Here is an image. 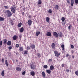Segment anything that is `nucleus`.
Listing matches in <instances>:
<instances>
[{"instance_id": "nucleus-1", "label": "nucleus", "mask_w": 78, "mask_h": 78, "mask_svg": "<svg viewBox=\"0 0 78 78\" xmlns=\"http://www.w3.org/2000/svg\"><path fill=\"white\" fill-rule=\"evenodd\" d=\"M6 12L7 17H10L12 16V13H11V12L9 10H7Z\"/></svg>"}, {"instance_id": "nucleus-2", "label": "nucleus", "mask_w": 78, "mask_h": 78, "mask_svg": "<svg viewBox=\"0 0 78 78\" xmlns=\"http://www.w3.org/2000/svg\"><path fill=\"white\" fill-rule=\"evenodd\" d=\"M55 55L56 57H59L60 56V53L58 52L57 51H54Z\"/></svg>"}, {"instance_id": "nucleus-3", "label": "nucleus", "mask_w": 78, "mask_h": 78, "mask_svg": "<svg viewBox=\"0 0 78 78\" xmlns=\"http://www.w3.org/2000/svg\"><path fill=\"white\" fill-rule=\"evenodd\" d=\"M10 9L11 10V11L12 12V13H15V12H16V10L15 9H14L13 7H12L10 8Z\"/></svg>"}, {"instance_id": "nucleus-4", "label": "nucleus", "mask_w": 78, "mask_h": 78, "mask_svg": "<svg viewBox=\"0 0 78 78\" xmlns=\"http://www.w3.org/2000/svg\"><path fill=\"white\" fill-rule=\"evenodd\" d=\"M53 35L56 37H59V35H58V33H57V32H54L53 33Z\"/></svg>"}, {"instance_id": "nucleus-5", "label": "nucleus", "mask_w": 78, "mask_h": 78, "mask_svg": "<svg viewBox=\"0 0 78 78\" xmlns=\"http://www.w3.org/2000/svg\"><path fill=\"white\" fill-rule=\"evenodd\" d=\"M27 23L29 26H31L32 24V21L31 20H29L27 22Z\"/></svg>"}, {"instance_id": "nucleus-6", "label": "nucleus", "mask_w": 78, "mask_h": 78, "mask_svg": "<svg viewBox=\"0 0 78 78\" xmlns=\"http://www.w3.org/2000/svg\"><path fill=\"white\" fill-rule=\"evenodd\" d=\"M30 66L31 69L34 70V69H35V67H36V65L32 64Z\"/></svg>"}, {"instance_id": "nucleus-7", "label": "nucleus", "mask_w": 78, "mask_h": 78, "mask_svg": "<svg viewBox=\"0 0 78 78\" xmlns=\"http://www.w3.org/2000/svg\"><path fill=\"white\" fill-rule=\"evenodd\" d=\"M16 70L18 72H20L22 70V69L19 67H17L16 68Z\"/></svg>"}, {"instance_id": "nucleus-8", "label": "nucleus", "mask_w": 78, "mask_h": 78, "mask_svg": "<svg viewBox=\"0 0 78 78\" xmlns=\"http://www.w3.org/2000/svg\"><path fill=\"white\" fill-rule=\"evenodd\" d=\"M46 20L48 23L50 22V18L48 17H46Z\"/></svg>"}, {"instance_id": "nucleus-9", "label": "nucleus", "mask_w": 78, "mask_h": 78, "mask_svg": "<svg viewBox=\"0 0 78 78\" xmlns=\"http://www.w3.org/2000/svg\"><path fill=\"white\" fill-rule=\"evenodd\" d=\"M51 46L52 48H53V49H55V43H52L51 45Z\"/></svg>"}, {"instance_id": "nucleus-10", "label": "nucleus", "mask_w": 78, "mask_h": 78, "mask_svg": "<svg viewBox=\"0 0 78 78\" xmlns=\"http://www.w3.org/2000/svg\"><path fill=\"white\" fill-rule=\"evenodd\" d=\"M47 36H49L50 37L51 36V33L50 32H48L46 34Z\"/></svg>"}, {"instance_id": "nucleus-11", "label": "nucleus", "mask_w": 78, "mask_h": 78, "mask_svg": "<svg viewBox=\"0 0 78 78\" xmlns=\"http://www.w3.org/2000/svg\"><path fill=\"white\" fill-rule=\"evenodd\" d=\"M14 41H15V40H16L17 39V37L16 35H14L13 37H12Z\"/></svg>"}, {"instance_id": "nucleus-12", "label": "nucleus", "mask_w": 78, "mask_h": 78, "mask_svg": "<svg viewBox=\"0 0 78 78\" xmlns=\"http://www.w3.org/2000/svg\"><path fill=\"white\" fill-rule=\"evenodd\" d=\"M73 4H74V0H71V5L72 6H73Z\"/></svg>"}, {"instance_id": "nucleus-13", "label": "nucleus", "mask_w": 78, "mask_h": 78, "mask_svg": "<svg viewBox=\"0 0 78 78\" xmlns=\"http://www.w3.org/2000/svg\"><path fill=\"white\" fill-rule=\"evenodd\" d=\"M23 31H24V28H23V27H22L20 28V33H23Z\"/></svg>"}, {"instance_id": "nucleus-14", "label": "nucleus", "mask_w": 78, "mask_h": 78, "mask_svg": "<svg viewBox=\"0 0 78 78\" xmlns=\"http://www.w3.org/2000/svg\"><path fill=\"white\" fill-rule=\"evenodd\" d=\"M30 74L32 76H34V75H35V73H34V72L32 71L30 72Z\"/></svg>"}, {"instance_id": "nucleus-15", "label": "nucleus", "mask_w": 78, "mask_h": 78, "mask_svg": "<svg viewBox=\"0 0 78 78\" xmlns=\"http://www.w3.org/2000/svg\"><path fill=\"white\" fill-rule=\"evenodd\" d=\"M30 47L32 49H34L35 48V45L34 44H32L30 45Z\"/></svg>"}, {"instance_id": "nucleus-16", "label": "nucleus", "mask_w": 78, "mask_h": 78, "mask_svg": "<svg viewBox=\"0 0 78 78\" xmlns=\"http://www.w3.org/2000/svg\"><path fill=\"white\" fill-rule=\"evenodd\" d=\"M50 69L51 70H53L54 69V66L53 65H51L50 67Z\"/></svg>"}, {"instance_id": "nucleus-17", "label": "nucleus", "mask_w": 78, "mask_h": 78, "mask_svg": "<svg viewBox=\"0 0 78 78\" xmlns=\"http://www.w3.org/2000/svg\"><path fill=\"white\" fill-rule=\"evenodd\" d=\"M41 75L43 76H44V77H45V72H44V71H43L42 72Z\"/></svg>"}, {"instance_id": "nucleus-18", "label": "nucleus", "mask_w": 78, "mask_h": 78, "mask_svg": "<svg viewBox=\"0 0 78 78\" xmlns=\"http://www.w3.org/2000/svg\"><path fill=\"white\" fill-rule=\"evenodd\" d=\"M7 45H11V41H9L7 43Z\"/></svg>"}, {"instance_id": "nucleus-19", "label": "nucleus", "mask_w": 78, "mask_h": 78, "mask_svg": "<svg viewBox=\"0 0 78 78\" xmlns=\"http://www.w3.org/2000/svg\"><path fill=\"white\" fill-rule=\"evenodd\" d=\"M46 72L48 73V74H50L51 73V70L49 69L46 70Z\"/></svg>"}, {"instance_id": "nucleus-20", "label": "nucleus", "mask_w": 78, "mask_h": 78, "mask_svg": "<svg viewBox=\"0 0 78 78\" xmlns=\"http://www.w3.org/2000/svg\"><path fill=\"white\" fill-rule=\"evenodd\" d=\"M61 48H62V50L64 51V50H65V48H64V44H62L61 45Z\"/></svg>"}, {"instance_id": "nucleus-21", "label": "nucleus", "mask_w": 78, "mask_h": 78, "mask_svg": "<svg viewBox=\"0 0 78 78\" xmlns=\"http://www.w3.org/2000/svg\"><path fill=\"white\" fill-rule=\"evenodd\" d=\"M3 44H6V43L7 42V40L5 39L3 40Z\"/></svg>"}, {"instance_id": "nucleus-22", "label": "nucleus", "mask_w": 78, "mask_h": 78, "mask_svg": "<svg viewBox=\"0 0 78 78\" xmlns=\"http://www.w3.org/2000/svg\"><path fill=\"white\" fill-rule=\"evenodd\" d=\"M40 33H41V32L39 31L37 32L36 34V36H38Z\"/></svg>"}, {"instance_id": "nucleus-23", "label": "nucleus", "mask_w": 78, "mask_h": 78, "mask_svg": "<svg viewBox=\"0 0 78 78\" xmlns=\"http://www.w3.org/2000/svg\"><path fill=\"white\" fill-rule=\"evenodd\" d=\"M5 63L6 64V66H7V67H8V66H9V65L8 63V61H7V60H5Z\"/></svg>"}, {"instance_id": "nucleus-24", "label": "nucleus", "mask_w": 78, "mask_h": 78, "mask_svg": "<svg viewBox=\"0 0 78 78\" xmlns=\"http://www.w3.org/2000/svg\"><path fill=\"white\" fill-rule=\"evenodd\" d=\"M55 9H57V10H58L59 9V6L58 5H56L55 6Z\"/></svg>"}, {"instance_id": "nucleus-25", "label": "nucleus", "mask_w": 78, "mask_h": 78, "mask_svg": "<svg viewBox=\"0 0 78 78\" xmlns=\"http://www.w3.org/2000/svg\"><path fill=\"white\" fill-rule=\"evenodd\" d=\"M22 24L21 23H20L18 24V27L19 28H20V27H21V26H22Z\"/></svg>"}, {"instance_id": "nucleus-26", "label": "nucleus", "mask_w": 78, "mask_h": 78, "mask_svg": "<svg viewBox=\"0 0 78 78\" xmlns=\"http://www.w3.org/2000/svg\"><path fill=\"white\" fill-rule=\"evenodd\" d=\"M20 51H23V47H21L19 48Z\"/></svg>"}, {"instance_id": "nucleus-27", "label": "nucleus", "mask_w": 78, "mask_h": 78, "mask_svg": "<svg viewBox=\"0 0 78 78\" xmlns=\"http://www.w3.org/2000/svg\"><path fill=\"white\" fill-rule=\"evenodd\" d=\"M5 19L3 18L0 17V21H3Z\"/></svg>"}, {"instance_id": "nucleus-28", "label": "nucleus", "mask_w": 78, "mask_h": 78, "mask_svg": "<svg viewBox=\"0 0 78 78\" xmlns=\"http://www.w3.org/2000/svg\"><path fill=\"white\" fill-rule=\"evenodd\" d=\"M58 35L59 37H62V33H61V32H60Z\"/></svg>"}, {"instance_id": "nucleus-29", "label": "nucleus", "mask_w": 78, "mask_h": 78, "mask_svg": "<svg viewBox=\"0 0 78 78\" xmlns=\"http://www.w3.org/2000/svg\"><path fill=\"white\" fill-rule=\"evenodd\" d=\"M62 21V22H64L65 20V18L64 17H63L61 18Z\"/></svg>"}, {"instance_id": "nucleus-30", "label": "nucleus", "mask_w": 78, "mask_h": 78, "mask_svg": "<svg viewBox=\"0 0 78 78\" xmlns=\"http://www.w3.org/2000/svg\"><path fill=\"white\" fill-rule=\"evenodd\" d=\"M5 71H4V70L1 73V75H2V76H4V75H5Z\"/></svg>"}, {"instance_id": "nucleus-31", "label": "nucleus", "mask_w": 78, "mask_h": 78, "mask_svg": "<svg viewBox=\"0 0 78 78\" xmlns=\"http://www.w3.org/2000/svg\"><path fill=\"white\" fill-rule=\"evenodd\" d=\"M42 0H38V5H41L42 3Z\"/></svg>"}, {"instance_id": "nucleus-32", "label": "nucleus", "mask_w": 78, "mask_h": 78, "mask_svg": "<svg viewBox=\"0 0 78 78\" xmlns=\"http://www.w3.org/2000/svg\"><path fill=\"white\" fill-rule=\"evenodd\" d=\"M28 52V51L26 50L24 51V54L25 55V54H27Z\"/></svg>"}, {"instance_id": "nucleus-33", "label": "nucleus", "mask_w": 78, "mask_h": 78, "mask_svg": "<svg viewBox=\"0 0 78 78\" xmlns=\"http://www.w3.org/2000/svg\"><path fill=\"white\" fill-rule=\"evenodd\" d=\"M75 74H76V75L77 76H78V70L75 71Z\"/></svg>"}, {"instance_id": "nucleus-34", "label": "nucleus", "mask_w": 78, "mask_h": 78, "mask_svg": "<svg viewBox=\"0 0 78 78\" xmlns=\"http://www.w3.org/2000/svg\"><path fill=\"white\" fill-rule=\"evenodd\" d=\"M37 55L38 58H41V54L39 53H38L37 54Z\"/></svg>"}, {"instance_id": "nucleus-35", "label": "nucleus", "mask_w": 78, "mask_h": 78, "mask_svg": "<svg viewBox=\"0 0 78 78\" xmlns=\"http://www.w3.org/2000/svg\"><path fill=\"white\" fill-rule=\"evenodd\" d=\"M43 67L44 69H47V67H48L47 65H44Z\"/></svg>"}, {"instance_id": "nucleus-36", "label": "nucleus", "mask_w": 78, "mask_h": 78, "mask_svg": "<svg viewBox=\"0 0 78 78\" xmlns=\"http://www.w3.org/2000/svg\"><path fill=\"white\" fill-rule=\"evenodd\" d=\"M75 2L76 4H78V0H75Z\"/></svg>"}, {"instance_id": "nucleus-37", "label": "nucleus", "mask_w": 78, "mask_h": 78, "mask_svg": "<svg viewBox=\"0 0 78 78\" xmlns=\"http://www.w3.org/2000/svg\"><path fill=\"white\" fill-rule=\"evenodd\" d=\"M48 12H49V13H51L52 12L51 10V9H49L48 11Z\"/></svg>"}, {"instance_id": "nucleus-38", "label": "nucleus", "mask_w": 78, "mask_h": 78, "mask_svg": "<svg viewBox=\"0 0 78 78\" xmlns=\"http://www.w3.org/2000/svg\"><path fill=\"white\" fill-rule=\"evenodd\" d=\"M72 27V25H70L68 27V29H69V30H70V29H71V28H70V27Z\"/></svg>"}, {"instance_id": "nucleus-39", "label": "nucleus", "mask_w": 78, "mask_h": 78, "mask_svg": "<svg viewBox=\"0 0 78 78\" xmlns=\"http://www.w3.org/2000/svg\"><path fill=\"white\" fill-rule=\"evenodd\" d=\"M30 48V46H28L27 48V50H28Z\"/></svg>"}, {"instance_id": "nucleus-40", "label": "nucleus", "mask_w": 78, "mask_h": 78, "mask_svg": "<svg viewBox=\"0 0 78 78\" xmlns=\"http://www.w3.org/2000/svg\"><path fill=\"white\" fill-rule=\"evenodd\" d=\"M26 73V72L25 71H24L22 72V75H25Z\"/></svg>"}, {"instance_id": "nucleus-41", "label": "nucleus", "mask_w": 78, "mask_h": 78, "mask_svg": "<svg viewBox=\"0 0 78 78\" xmlns=\"http://www.w3.org/2000/svg\"><path fill=\"white\" fill-rule=\"evenodd\" d=\"M0 45L2 46V41L1 40L0 41Z\"/></svg>"}, {"instance_id": "nucleus-42", "label": "nucleus", "mask_w": 78, "mask_h": 78, "mask_svg": "<svg viewBox=\"0 0 78 78\" xmlns=\"http://www.w3.org/2000/svg\"><path fill=\"white\" fill-rule=\"evenodd\" d=\"M16 47L17 48H18L19 47V45L18 44H16Z\"/></svg>"}, {"instance_id": "nucleus-43", "label": "nucleus", "mask_w": 78, "mask_h": 78, "mask_svg": "<svg viewBox=\"0 0 78 78\" xmlns=\"http://www.w3.org/2000/svg\"><path fill=\"white\" fill-rule=\"evenodd\" d=\"M71 48L72 49L74 48V46L73 44L71 45Z\"/></svg>"}, {"instance_id": "nucleus-44", "label": "nucleus", "mask_w": 78, "mask_h": 78, "mask_svg": "<svg viewBox=\"0 0 78 78\" xmlns=\"http://www.w3.org/2000/svg\"><path fill=\"white\" fill-rule=\"evenodd\" d=\"M8 48L9 49V50H11V49H12V47L11 46H10Z\"/></svg>"}, {"instance_id": "nucleus-45", "label": "nucleus", "mask_w": 78, "mask_h": 78, "mask_svg": "<svg viewBox=\"0 0 78 78\" xmlns=\"http://www.w3.org/2000/svg\"><path fill=\"white\" fill-rule=\"evenodd\" d=\"M51 61H52V59H49V60H48L49 62H51Z\"/></svg>"}, {"instance_id": "nucleus-46", "label": "nucleus", "mask_w": 78, "mask_h": 78, "mask_svg": "<svg viewBox=\"0 0 78 78\" xmlns=\"http://www.w3.org/2000/svg\"><path fill=\"white\" fill-rule=\"evenodd\" d=\"M66 71L68 73H69V69H66Z\"/></svg>"}, {"instance_id": "nucleus-47", "label": "nucleus", "mask_w": 78, "mask_h": 78, "mask_svg": "<svg viewBox=\"0 0 78 78\" xmlns=\"http://www.w3.org/2000/svg\"><path fill=\"white\" fill-rule=\"evenodd\" d=\"M64 65H65V64H62V67H64Z\"/></svg>"}, {"instance_id": "nucleus-48", "label": "nucleus", "mask_w": 78, "mask_h": 78, "mask_svg": "<svg viewBox=\"0 0 78 78\" xmlns=\"http://www.w3.org/2000/svg\"><path fill=\"white\" fill-rule=\"evenodd\" d=\"M2 62H4V58H2L1 60Z\"/></svg>"}, {"instance_id": "nucleus-49", "label": "nucleus", "mask_w": 78, "mask_h": 78, "mask_svg": "<svg viewBox=\"0 0 78 78\" xmlns=\"http://www.w3.org/2000/svg\"><path fill=\"white\" fill-rule=\"evenodd\" d=\"M11 24L12 25H14V23L12 22H11Z\"/></svg>"}, {"instance_id": "nucleus-50", "label": "nucleus", "mask_w": 78, "mask_h": 78, "mask_svg": "<svg viewBox=\"0 0 78 78\" xmlns=\"http://www.w3.org/2000/svg\"><path fill=\"white\" fill-rule=\"evenodd\" d=\"M69 54H66V57H69Z\"/></svg>"}, {"instance_id": "nucleus-51", "label": "nucleus", "mask_w": 78, "mask_h": 78, "mask_svg": "<svg viewBox=\"0 0 78 78\" xmlns=\"http://www.w3.org/2000/svg\"><path fill=\"white\" fill-rule=\"evenodd\" d=\"M73 52H74L73 50L71 51V53H72L73 55Z\"/></svg>"}, {"instance_id": "nucleus-52", "label": "nucleus", "mask_w": 78, "mask_h": 78, "mask_svg": "<svg viewBox=\"0 0 78 78\" xmlns=\"http://www.w3.org/2000/svg\"><path fill=\"white\" fill-rule=\"evenodd\" d=\"M67 3H70V2L69 1L67 0Z\"/></svg>"}, {"instance_id": "nucleus-53", "label": "nucleus", "mask_w": 78, "mask_h": 78, "mask_svg": "<svg viewBox=\"0 0 78 78\" xmlns=\"http://www.w3.org/2000/svg\"><path fill=\"white\" fill-rule=\"evenodd\" d=\"M24 14H25V13L24 12H23L22 13L23 16H24Z\"/></svg>"}, {"instance_id": "nucleus-54", "label": "nucleus", "mask_w": 78, "mask_h": 78, "mask_svg": "<svg viewBox=\"0 0 78 78\" xmlns=\"http://www.w3.org/2000/svg\"><path fill=\"white\" fill-rule=\"evenodd\" d=\"M28 18H29V19H31V16L29 15V16H28Z\"/></svg>"}, {"instance_id": "nucleus-55", "label": "nucleus", "mask_w": 78, "mask_h": 78, "mask_svg": "<svg viewBox=\"0 0 78 78\" xmlns=\"http://www.w3.org/2000/svg\"><path fill=\"white\" fill-rule=\"evenodd\" d=\"M72 58H75V56H74V55H73L72 56Z\"/></svg>"}, {"instance_id": "nucleus-56", "label": "nucleus", "mask_w": 78, "mask_h": 78, "mask_svg": "<svg viewBox=\"0 0 78 78\" xmlns=\"http://www.w3.org/2000/svg\"><path fill=\"white\" fill-rule=\"evenodd\" d=\"M5 8H8V7L7 6H4Z\"/></svg>"}, {"instance_id": "nucleus-57", "label": "nucleus", "mask_w": 78, "mask_h": 78, "mask_svg": "<svg viewBox=\"0 0 78 78\" xmlns=\"http://www.w3.org/2000/svg\"><path fill=\"white\" fill-rule=\"evenodd\" d=\"M16 62H18V60H16Z\"/></svg>"}, {"instance_id": "nucleus-58", "label": "nucleus", "mask_w": 78, "mask_h": 78, "mask_svg": "<svg viewBox=\"0 0 78 78\" xmlns=\"http://www.w3.org/2000/svg\"><path fill=\"white\" fill-rule=\"evenodd\" d=\"M23 3H24V1L23 0Z\"/></svg>"}, {"instance_id": "nucleus-59", "label": "nucleus", "mask_w": 78, "mask_h": 78, "mask_svg": "<svg viewBox=\"0 0 78 78\" xmlns=\"http://www.w3.org/2000/svg\"><path fill=\"white\" fill-rule=\"evenodd\" d=\"M1 64H0V66Z\"/></svg>"}]
</instances>
